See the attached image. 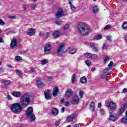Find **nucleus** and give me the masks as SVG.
Wrapping results in <instances>:
<instances>
[{"label":"nucleus","instance_id":"c85d7f7f","mask_svg":"<svg viewBox=\"0 0 127 127\" xmlns=\"http://www.w3.org/2000/svg\"><path fill=\"white\" fill-rule=\"evenodd\" d=\"M102 35H98L94 37V39L96 40H100V39H102Z\"/></svg>","mask_w":127,"mask_h":127},{"label":"nucleus","instance_id":"c03bdc74","mask_svg":"<svg viewBox=\"0 0 127 127\" xmlns=\"http://www.w3.org/2000/svg\"><path fill=\"white\" fill-rule=\"evenodd\" d=\"M5 24V23H4V21H3V20H2V19H0V25L3 26Z\"/></svg>","mask_w":127,"mask_h":127},{"label":"nucleus","instance_id":"9d476101","mask_svg":"<svg viewBox=\"0 0 127 127\" xmlns=\"http://www.w3.org/2000/svg\"><path fill=\"white\" fill-rule=\"evenodd\" d=\"M90 47H91V48H92V51L94 52H98V51L100 50V48H99V47L95 46V44L94 43L90 44Z\"/></svg>","mask_w":127,"mask_h":127},{"label":"nucleus","instance_id":"37998d69","mask_svg":"<svg viewBox=\"0 0 127 127\" xmlns=\"http://www.w3.org/2000/svg\"><path fill=\"white\" fill-rule=\"evenodd\" d=\"M29 72L30 73L36 72V69H35V68L34 67L31 68L29 70Z\"/></svg>","mask_w":127,"mask_h":127},{"label":"nucleus","instance_id":"2f4dec72","mask_svg":"<svg viewBox=\"0 0 127 127\" xmlns=\"http://www.w3.org/2000/svg\"><path fill=\"white\" fill-rule=\"evenodd\" d=\"M90 58H92V59H97V58H98V56H97L96 54H93L91 55Z\"/></svg>","mask_w":127,"mask_h":127},{"label":"nucleus","instance_id":"69168bd1","mask_svg":"<svg viewBox=\"0 0 127 127\" xmlns=\"http://www.w3.org/2000/svg\"><path fill=\"white\" fill-rule=\"evenodd\" d=\"M64 102H65V99H63L61 101V103L63 104V103H64Z\"/></svg>","mask_w":127,"mask_h":127},{"label":"nucleus","instance_id":"8fccbe9b","mask_svg":"<svg viewBox=\"0 0 127 127\" xmlns=\"http://www.w3.org/2000/svg\"><path fill=\"white\" fill-rule=\"evenodd\" d=\"M110 71V68H105L104 70H103V73H108V72H109Z\"/></svg>","mask_w":127,"mask_h":127},{"label":"nucleus","instance_id":"49530a36","mask_svg":"<svg viewBox=\"0 0 127 127\" xmlns=\"http://www.w3.org/2000/svg\"><path fill=\"white\" fill-rule=\"evenodd\" d=\"M107 40H108V41H110V42H112V36H107Z\"/></svg>","mask_w":127,"mask_h":127},{"label":"nucleus","instance_id":"7ed1b4c3","mask_svg":"<svg viewBox=\"0 0 127 127\" xmlns=\"http://www.w3.org/2000/svg\"><path fill=\"white\" fill-rule=\"evenodd\" d=\"M65 47H66V44L64 43H62L59 45L57 48L58 56L61 57L63 54H65Z\"/></svg>","mask_w":127,"mask_h":127},{"label":"nucleus","instance_id":"f3484780","mask_svg":"<svg viewBox=\"0 0 127 127\" xmlns=\"http://www.w3.org/2000/svg\"><path fill=\"white\" fill-rule=\"evenodd\" d=\"M117 117L115 116V115L112 113L110 114L109 116V121H112L113 122H115L117 120Z\"/></svg>","mask_w":127,"mask_h":127},{"label":"nucleus","instance_id":"864d4df0","mask_svg":"<svg viewBox=\"0 0 127 127\" xmlns=\"http://www.w3.org/2000/svg\"><path fill=\"white\" fill-rule=\"evenodd\" d=\"M7 99L8 100V101H12V98H11V97H10V95H8L7 96Z\"/></svg>","mask_w":127,"mask_h":127},{"label":"nucleus","instance_id":"c756f323","mask_svg":"<svg viewBox=\"0 0 127 127\" xmlns=\"http://www.w3.org/2000/svg\"><path fill=\"white\" fill-rule=\"evenodd\" d=\"M69 27V24H65L63 27V28L64 30H67V29H68Z\"/></svg>","mask_w":127,"mask_h":127},{"label":"nucleus","instance_id":"4468645a","mask_svg":"<svg viewBox=\"0 0 127 127\" xmlns=\"http://www.w3.org/2000/svg\"><path fill=\"white\" fill-rule=\"evenodd\" d=\"M27 34L29 35V36H32L35 34V30L34 29L30 28L27 32Z\"/></svg>","mask_w":127,"mask_h":127},{"label":"nucleus","instance_id":"13d9d810","mask_svg":"<svg viewBox=\"0 0 127 127\" xmlns=\"http://www.w3.org/2000/svg\"><path fill=\"white\" fill-rule=\"evenodd\" d=\"M4 42V41H3V39L2 38L0 37V43H2Z\"/></svg>","mask_w":127,"mask_h":127},{"label":"nucleus","instance_id":"5fc2aeb1","mask_svg":"<svg viewBox=\"0 0 127 127\" xmlns=\"http://www.w3.org/2000/svg\"><path fill=\"white\" fill-rule=\"evenodd\" d=\"M109 59H110V58L109 57H108V56H106L105 58L104 62H107V61H108V60H109Z\"/></svg>","mask_w":127,"mask_h":127},{"label":"nucleus","instance_id":"79ce46f5","mask_svg":"<svg viewBox=\"0 0 127 127\" xmlns=\"http://www.w3.org/2000/svg\"><path fill=\"white\" fill-rule=\"evenodd\" d=\"M8 18H9L10 19H15V18H16V15H10L8 16Z\"/></svg>","mask_w":127,"mask_h":127},{"label":"nucleus","instance_id":"39448f33","mask_svg":"<svg viewBox=\"0 0 127 127\" xmlns=\"http://www.w3.org/2000/svg\"><path fill=\"white\" fill-rule=\"evenodd\" d=\"M62 16H64V10L62 8H60L58 10L55 15L56 19H59Z\"/></svg>","mask_w":127,"mask_h":127},{"label":"nucleus","instance_id":"052dcab7","mask_svg":"<svg viewBox=\"0 0 127 127\" xmlns=\"http://www.w3.org/2000/svg\"><path fill=\"white\" fill-rule=\"evenodd\" d=\"M127 88H124L122 91V93H127Z\"/></svg>","mask_w":127,"mask_h":127},{"label":"nucleus","instance_id":"b1692460","mask_svg":"<svg viewBox=\"0 0 127 127\" xmlns=\"http://www.w3.org/2000/svg\"><path fill=\"white\" fill-rule=\"evenodd\" d=\"M80 83L82 84H86V83H87V77L85 76L82 77L80 79Z\"/></svg>","mask_w":127,"mask_h":127},{"label":"nucleus","instance_id":"4be33fe9","mask_svg":"<svg viewBox=\"0 0 127 127\" xmlns=\"http://www.w3.org/2000/svg\"><path fill=\"white\" fill-rule=\"evenodd\" d=\"M37 84L39 88H40V87H42V86H43V83H42L41 79H39L37 80Z\"/></svg>","mask_w":127,"mask_h":127},{"label":"nucleus","instance_id":"bf43d9fd","mask_svg":"<svg viewBox=\"0 0 127 127\" xmlns=\"http://www.w3.org/2000/svg\"><path fill=\"white\" fill-rule=\"evenodd\" d=\"M113 64L114 63H113V61H111L110 62V64H108V66L111 67V66H112Z\"/></svg>","mask_w":127,"mask_h":127},{"label":"nucleus","instance_id":"a19ab883","mask_svg":"<svg viewBox=\"0 0 127 127\" xmlns=\"http://www.w3.org/2000/svg\"><path fill=\"white\" fill-rule=\"evenodd\" d=\"M36 7V4H32L31 5V8L32 10H34L35 9V8Z\"/></svg>","mask_w":127,"mask_h":127},{"label":"nucleus","instance_id":"bb28decb","mask_svg":"<svg viewBox=\"0 0 127 127\" xmlns=\"http://www.w3.org/2000/svg\"><path fill=\"white\" fill-rule=\"evenodd\" d=\"M93 13H94L95 14L98 13V12H99V7H98V6H93Z\"/></svg>","mask_w":127,"mask_h":127},{"label":"nucleus","instance_id":"cd10ccee","mask_svg":"<svg viewBox=\"0 0 127 127\" xmlns=\"http://www.w3.org/2000/svg\"><path fill=\"white\" fill-rule=\"evenodd\" d=\"M76 52H77V49H72L69 51V54L73 55V54H75V53H76Z\"/></svg>","mask_w":127,"mask_h":127},{"label":"nucleus","instance_id":"1a4fd4ad","mask_svg":"<svg viewBox=\"0 0 127 127\" xmlns=\"http://www.w3.org/2000/svg\"><path fill=\"white\" fill-rule=\"evenodd\" d=\"M108 107L110 108L112 111H114L115 109H116V103H114L113 102H110L107 103Z\"/></svg>","mask_w":127,"mask_h":127},{"label":"nucleus","instance_id":"de8ad7c7","mask_svg":"<svg viewBox=\"0 0 127 127\" xmlns=\"http://www.w3.org/2000/svg\"><path fill=\"white\" fill-rule=\"evenodd\" d=\"M39 36H40V37H44V32H40V33L39 34Z\"/></svg>","mask_w":127,"mask_h":127},{"label":"nucleus","instance_id":"c9c22d12","mask_svg":"<svg viewBox=\"0 0 127 127\" xmlns=\"http://www.w3.org/2000/svg\"><path fill=\"white\" fill-rule=\"evenodd\" d=\"M15 60L16 61H20V60H22V58L19 56H17L15 57Z\"/></svg>","mask_w":127,"mask_h":127},{"label":"nucleus","instance_id":"774afa93","mask_svg":"<svg viewBox=\"0 0 127 127\" xmlns=\"http://www.w3.org/2000/svg\"><path fill=\"white\" fill-rule=\"evenodd\" d=\"M23 8H24L23 10L24 11L26 10V6H25V5L23 6Z\"/></svg>","mask_w":127,"mask_h":127},{"label":"nucleus","instance_id":"dca6fc26","mask_svg":"<svg viewBox=\"0 0 127 127\" xmlns=\"http://www.w3.org/2000/svg\"><path fill=\"white\" fill-rule=\"evenodd\" d=\"M125 110H126V105H124L121 108V109H119L118 111L119 115H120V116L121 115H123Z\"/></svg>","mask_w":127,"mask_h":127},{"label":"nucleus","instance_id":"a18cd8bd","mask_svg":"<svg viewBox=\"0 0 127 127\" xmlns=\"http://www.w3.org/2000/svg\"><path fill=\"white\" fill-rule=\"evenodd\" d=\"M55 23L58 25H61L63 23V21H56Z\"/></svg>","mask_w":127,"mask_h":127},{"label":"nucleus","instance_id":"72a5a7b5","mask_svg":"<svg viewBox=\"0 0 127 127\" xmlns=\"http://www.w3.org/2000/svg\"><path fill=\"white\" fill-rule=\"evenodd\" d=\"M122 27L124 29H127V22H124L122 25Z\"/></svg>","mask_w":127,"mask_h":127},{"label":"nucleus","instance_id":"4d7b16f0","mask_svg":"<svg viewBox=\"0 0 127 127\" xmlns=\"http://www.w3.org/2000/svg\"><path fill=\"white\" fill-rule=\"evenodd\" d=\"M61 113H64L65 112V108L63 107L61 110Z\"/></svg>","mask_w":127,"mask_h":127},{"label":"nucleus","instance_id":"ddd939ff","mask_svg":"<svg viewBox=\"0 0 127 127\" xmlns=\"http://www.w3.org/2000/svg\"><path fill=\"white\" fill-rule=\"evenodd\" d=\"M59 94V90H58V88L57 87H55L53 90V96L54 97H56Z\"/></svg>","mask_w":127,"mask_h":127},{"label":"nucleus","instance_id":"338daca9","mask_svg":"<svg viewBox=\"0 0 127 127\" xmlns=\"http://www.w3.org/2000/svg\"><path fill=\"white\" fill-rule=\"evenodd\" d=\"M7 67H9V68H12V66L10 64H7Z\"/></svg>","mask_w":127,"mask_h":127},{"label":"nucleus","instance_id":"412c9836","mask_svg":"<svg viewBox=\"0 0 127 127\" xmlns=\"http://www.w3.org/2000/svg\"><path fill=\"white\" fill-rule=\"evenodd\" d=\"M77 82V80L76 79V74H73L71 76V82L73 84H75Z\"/></svg>","mask_w":127,"mask_h":127},{"label":"nucleus","instance_id":"ea45409f","mask_svg":"<svg viewBox=\"0 0 127 127\" xmlns=\"http://www.w3.org/2000/svg\"><path fill=\"white\" fill-rule=\"evenodd\" d=\"M111 27H112V25H111L110 24H108V25H107L105 26V27L104 28V29L105 30H106V29H111Z\"/></svg>","mask_w":127,"mask_h":127},{"label":"nucleus","instance_id":"aec40b11","mask_svg":"<svg viewBox=\"0 0 127 127\" xmlns=\"http://www.w3.org/2000/svg\"><path fill=\"white\" fill-rule=\"evenodd\" d=\"M60 34H61L60 31H56L53 33V36L54 38H58V37L60 36Z\"/></svg>","mask_w":127,"mask_h":127},{"label":"nucleus","instance_id":"3c124183","mask_svg":"<svg viewBox=\"0 0 127 127\" xmlns=\"http://www.w3.org/2000/svg\"><path fill=\"white\" fill-rule=\"evenodd\" d=\"M50 34V32H46V35L45 36V38L47 39L48 37H49Z\"/></svg>","mask_w":127,"mask_h":127},{"label":"nucleus","instance_id":"f8f14e48","mask_svg":"<svg viewBox=\"0 0 127 127\" xmlns=\"http://www.w3.org/2000/svg\"><path fill=\"white\" fill-rule=\"evenodd\" d=\"M75 113H73L71 115L69 116H67L66 119L67 122H68V123H70V122H72V121H73V120L75 119Z\"/></svg>","mask_w":127,"mask_h":127},{"label":"nucleus","instance_id":"09e8293b","mask_svg":"<svg viewBox=\"0 0 127 127\" xmlns=\"http://www.w3.org/2000/svg\"><path fill=\"white\" fill-rule=\"evenodd\" d=\"M107 47H108V46H107V44H103V45L102 47V49H107Z\"/></svg>","mask_w":127,"mask_h":127},{"label":"nucleus","instance_id":"6e6d98bb","mask_svg":"<svg viewBox=\"0 0 127 127\" xmlns=\"http://www.w3.org/2000/svg\"><path fill=\"white\" fill-rule=\"evenodd\" d=\"M109 76V74H104V75H101V78H106V77H108Z\"/></svg>","mask_w":127,"mask_h":127},{"label":"nucleus","instance_id":"473e14b6","mask_svg":"<svg viewBox=\"0 0 127 127\" xmlns=\"http://www.w3.org/2000/svg\"><path fill=\"white\" fill-rule=\"evenodd\" d=\"M91 54L90 53H87L84 54V56L87 58H91Z\"/></svg>","mask_w":127,"mask_h":127},{"label":"nucleus","instance_id":"6ab92c4d","mask_svg":"<svg viewBox=\"0 0 127 127\" xmlns=\"http://www.w3.org/2000/svg\"><path fill=\"white\" fill-rule=\"evenodd\" d=\"M73 91H72V89H68L67 90L65 95L67 96V97H71V95H72Z\"/></svg>","mask_w":127,"mask_h":127},{"label":"nucleus","instance_id":"393cba45","mask_svg":"<svg viewBox=\"0 0 127 127\" xmlns=\"http://www.w3.org/2000/svg\"><path fill=\"white\" fill-rule=\"evenodd\" d=\"M72 1H73V0H69V3L70 5L72 11H75V10H76V8H75V6H74V5H72Z\"/></svg>","mask_w":127,"mask_h":127},{"label":"nucleus","instance_id":"a878e982","mask_svg":"<svg viewBox=\"0 0 127 127\" xmlns=\"http://www.w3.org/2000/svg\"><path fill=\"white\" fill-rule=\"evenodd\" d=\"M122 122L123 124H127V111L126 112V117L122 118Z\"/></svg>","mask_w":127,"mask_h":127},{"label":"nucleus","instance_id":"603ef678","mask_svg":"<svg viewBox=\"0 0 127 127\" xmlns=\"http://www.w3.org/2000/svg\"><path fill=\"white\" fill-rule=\"evenodd\" d=\"M60 125V121H58L55 122V126L56 127H58Z\"/></svg>","mask_w":127,"mask_h":127},{"label":"nucleus","instance_id":"f257e3e1","mask_svg":"<svg viewBox=\"0 0 127 127\" xmlns=\"http://www.w3.org/2000/svg\"><path fill=\"white\" fill-rule=\"evenodd\" d=\"M30 103V95L28 93L22 95L20 99L19 103L12 104L10 106V110L14 114L18 115L22 112L23 107H26Z\"/></svg>","mask_w":127,"mask_h":127},{"label":"nucleus","instance_id":"9b49d317","mask_svg":"<svg viewBox=\"0 0 127 127\" xmlns=\"http://www.w3.org/2000/svg\"><path fill=\"white\" fill-rule=\"evenodd\" d=\"M45 98L46 100H50L51 99V96L49 93V90H45L44 92Z\"/></svg>","mask_w":127,"mask_h":127},{"label":"nucleus","instance_id":"6e6552de","mask_svg":"<svg viewBox=\"0 0 127 127\" xmlns=\"http://www.w3.org/2000/svg\"><path fill=\"white\" fill-rule=\"evenodd\" d=\"M79 102H80V99L79 98V96L77 95H75L73 96L72 100H71V103L73 105H77Z\"/></svg>","mask_w":127,"mask_h":127},{"label":"nucleus","instance_id":"5701e85b","mask_svg":"<svg viewBox=\"0 0 127 127\" xmlns=\"http://www.w3.org/2000/svg\"><path fill=\"white\" fill-rule=\"evenodd\" d=\"M90 110V111H91V112L95 111V103H94V102H93V101H92V102L91 103Z\"/></svg>","mask_w":127,"mask_h":127},{"label":"nucleus","instance_id":"4c0bfd02","mask_svg":"<svg viewBox=\"0 0 127 127\" xmlns=\"http://www.w3.org/2000/svg\"><path fill=\"white\" fill-rule=\"evenodd\" d=\"M79 95L80 99H82V98H83V96H84V92L80 90L79 91Z\"/></svg>","mask_w":127,"mask_h":127},{"label":"nucleus","instance_id":"a211bd4d","mask_svg":"<svg viewBox=\"0 0 127 127\" xmlns=\"http://www.w3.org/2000/svg\"><path fill=\"white\" fill-rule=\"evenodd\" d=\"M12 96H13V97H15V98H19V97L21 96V93L19 92H17L14 91L12 92Z\"/></svg>","mask_w":127,"mask_h":127},{"label":"nucleus","instance_id":"0eeeda50","mask_svg":"<svg viewBox=\"0 0 127 127\" xmlns=\"http://www.w3.org/2000/svg\"><path fill=\"white\" fill-rule=\"evenodd\" d=\"M51 45L50 44H47L45 46L44 52L45 54H50V51L51 50Z\"/></svg>","mask_w":127,"mask_h":127},{"label":"nucleus","instance_id":"f704fd0d","mask_svg":"<svg viewBox=\"0 0 127 127\" xmlns=\"http://www.w3.org/2000/svg\"><path fill=\"white\" fill-rule=\"evenodd\" d=\"M3 83L4 85H5L6 86L7 85H9L10 84V80H4L3 81Z\"/></svg>","mask_w":127,"mask_h":127},{"label":"nucleus","instance_id":"680f3d73","mask_svg":"<svg viewBox=\"0 0 127 127\" xmlns=\"http://www.w3.org/2000/svg\"><path fill=\"white\" fill-rule=\"evenodd\" d=\"M64 105L66 107H68V106H69V102H68V101L65 102V103H64Z\"/></svg>","mask_w":127,"mask_h":127},{"label":"nucleus","instance_id":"423d86ee","mask_svg":"<svg viewBox=\"0 0 127 127\" xmlns=\"http://www.w3.org/2000/svg\"><path fill=\"white\" fill-rule=\"evenodd\" d=\"M17 46V40L16 39H12L11 41L10 47L11 49H14Z\"/></svg>","mask_w":127,"mask_h":127},{"label":"nucleus","instance_id":"e2e57ef3","mask_svg":"<svg viewBox=\"0 0 127 127\" xmlns=\"http://www.w3.org/2000/svg\"><path fill=\"white\" fill-rule=\"evenodd\" d=\"M101 107H102V103H99L98 104V108H101Z\"/></svg>","mask_w":127,"mask_h":127},{"label":"nucleus","instance_id":"7c9ffc66","mask_svg":"<svg viewBox=\"0 0 127 127\" xmlns=\"http://www.w3.org/2000/svg\"><path fill=\"white\" fill-rule=\"evenodd\" d=\"M16 74L18 76H22V72H21V71L18 70H16Z\"/></svg>","mask_w":127,"mask_h":127},{"label":"nucleus","instance_id":"f03ea898","mask_svg":"<svg viewBox=\"0 0 127 127\" xmlns=\"http://www.w3.org/2000/svg\"><path fill=\"white\" fill-rule=\"evenodd\" d=\"M78 31L81 35H87L90 33V29L87 24L80 22L78 24Z\"/></svg>","mask_w":127,"mask_h":127},{"label":"nucleus","instance_id":"58836bf2","mask_svg":"<svg viewBox=\"0 0 127 127\" xmlns=\"http://www.w3.org/2000/svg\"><path fill=\"white\" fill-rule=\"evenodd\" d=\"M85 64L87 65V66H90L91 65V61L90 60L85 61Z\"/></svg>","mask_w":127,"mask_h":127},{"label":"nucleus","instance_id":"20e7f679","mask_svg":"<svg viewBox=\"0 0 127 127\" xmlns=\"http://www.w3.org/2000/svg\"><path fill=\"white\" fill-rule=\"evenodd\" d=\"M26 118L30 119L31 122L35 121V116L33 114V108L30 107L28 108L26 112Z\"/></svg>","mask_w":127,"mask_h":127},{"label":"nucleus","instance_id":"e433bc0d","mask_svg":"<svg viewBox=\"0 0 127 127\" xmlns=\"http://www.w3.org/2000/svg\"><path fill=\"white\" fill-rule=\"evenodd\" d=\"M47 60L44 59L42 61L41 64L42 65H45V64H47Z\"/></svg>","mask_w":127,"mask_h":127},{"label":"nucleus","instance_id":"0e129e2a","mask_svg":"<svg viewBox=\"0 0 127 127\" xmlns=\"http://www.w3.org/2000/svg\"><path fill=\"white\" fill-rule=\"evenodd\" d=\"M125 39L126 42H127V34H126L125 36Z\"/></svg>","mask_w":127,"mask_h":127},{"label":"nucleus","instance_id":"2eb2a0df","mask_svg":"<svg viewBox=\"0 0 127 127\" xmlns=\"http://www.w3.org/2000/svg\"><path fill=\"white\" fill-rule=\"evenodd\" d=\"M52 114L53 116H58L59 114V110L57 108H53L52 110Z\"/></svg>","mask_w":127,"mask_h":127}]
</instances>
